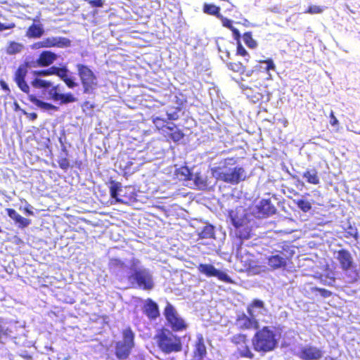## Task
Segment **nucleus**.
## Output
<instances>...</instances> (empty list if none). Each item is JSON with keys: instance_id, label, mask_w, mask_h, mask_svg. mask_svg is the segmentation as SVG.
Listing matches in <instances>:
<instances>
[{"instance_id": "obj_1", "label": "nucleus", "mask_w": 360, "mask_h": 360, "mask_svg": "<svg viewBox=\"0 0 360 360\" xmlns=\"http://www.w3.org/2000/svg\"><path fill=\"white\" fill-rule=\"evenodd\" d=\"M139 264V261L134 257L126 262L111 259L109 263L110 269L120 281H127L132 286L143 290H151L154 286L152 274Z\"/></svg>"}, {"instance_id": "obj_2", "label": "nucleus", "mask_w": 360, "mask_h": 360, "mask_svg": "<svg viewBox=\"0 0 360 360\" xmlns=\"http://www.w3.org/2000/svg\"><path fill=\"white\" fill-rule=\"evenodd\" d=\"M235 164L233 159H226L218 166L211 169L212 176L217 180L231 184H237L246 178V172L243 167L232 166Z\"/></svg>"}, {"instance_id": "obj_3", "label": "nucleus", "mask_w": 360, "mask_h": 360, "mask_svg": "<svg viewBox=\"0 0 360 360\" xmlns=\"http://www.w3.org/2000/svg\"><path fill=\"white\" fill-rule=\"evenodd\" d=\"M280 339V333L274 327L264 326L257 330L252 338V345L255 351L269 352L274 350Z\"/></svg>"}, {"instance_id": "obj_4", "label": "nucleus", "mask_w": 360, "mask_h": 360, "mask_svg": "<svg viewBox=\"0 0 360 360\" xmlns=\"http://www.w3.org/2000/svg\"><path fill=\"white\" fill-rule=\"evenodd\" d=\"M77 68L84 89V93L93 94L98 87L97 77L93 71L86 65L78 64Z\"/></svg>"}, {"instance_id": "obj_5", "label": "nucleus", "mask_w": 360, "mask_h": 360, "mask_svg": "<svg viewBox=\"0 0 360 360\" xmlns=\"http://www.w3.org/2000/svg\"><path fill=\"white\" fill-rule=\"evenodd\" d=\"M158 347L165 353L179 352L181 349L180 339L170 331H163L158 336Z\"/></svg>"}, {"instance_id": "obj_6", "label": "nucleus", "mask_w": 360, "mask_h": 360, "mask_svg": "<svg viewBox=\"0 0 360 360\" xmlns=\"http://www.w3.org/2000/svg\"><path fill=\"white\" fill-rule=\"evenodd\" d=\"M122 337L123 340L117 342L115 347V354L119 359H127L134 345V334L130 328L123 330Z\"/></svg>"}, {"instance_id": "obj_7", "label": "nucleus", "mask_w": 360, "mask_h": 360, "mask_svg": "<svg viewBox=\"0 0 360 360\" xmlns=\"http://www.w3.org/2000/svg\"><path fill=\"white\" fill-rule=\"evenodd\" d=\"M165 315L171 328L176 331H179L186 328L184 320L178 314L175 309L170 304H167L165 309Z\"/></svg>"}, {"instance_id": "obj_8", "label": "nucleus", "mask_w": 360, "mask_h": 360, "mask_svg": "<svg viewBox=\"0 0 360 360\" xmlns=\"http://www.w3.org/2000/svg\"><path fill=\"white\" fill-rule=\"evenodd\" d=\"M198 271L206 277H216L219 281L231 283V278L223 271L216 269L211 264H200L197 267Z\"/></svg>"}, {"instance_id": "obj_9", "label": "nucleus", "mask_w": 360, "mask_h": 360, "mask_svg": "<svg viewBox=\"0 0 360 360\" xmlns=\"http://www.w3.org/2000/svg\"><path fill=\"white\" fill-rule=\"evenodd\" d=\"M248 315L252 319L259 321L266 322L265 317L268 314V310L264 307V304L259 300H254L247 308Z\"/></svg>"}, {"instance_id": "obj_10", "label": "nucleus", "mask_w": 360, "mask_h": 360, "mask_svg": "<svg viewBox=\"0 0 360 360\" xmlns=\"http://www.w3.org/2000/svg\"><path fill=\"white\" fill-rule=\"evenodd\" d=\"M59 86H51L47 92L46 98L55 102L60 101V105L68 104L77 101L76 97L71 93L61 94L59 91Z\"/></svg>"}, {"instance_id": "obj_11", "label": "nucleus", "mask_w": 360, "mask_h": 360, "mask_svg": "<svg viewBox=\"0 0 360 360\" xmlns=\"http://www.w3.org/2000/svg\"><path fill=\"white\" fill-rule=\"evenodd\" d=\"M178 114L176 112L169 113L167 112L165 116H156L153 117V122L155 127L159 130H162V133L165 134L169 131H171L174 129V124L169 123V120H175L178 118Z\"/></svg>"}, {"instance_id": "obj_12", "label": "nucleus", "mask_w": 360, "mask_h": 360, "mask_svg": "<svg viewBox=\"0 0 360 360\" xmlns=\"http://www.w3.org/2000/svg\"><path fill=\"white\" fill-rule=\"evenodd\" d=\"M296 355L302 360H317L322 357L323 351L316 347L307 345L300 347Z\"/></svg>"}, {"instance_id": "obj_13", "label": "nucleus", "mask_w": 360, "mask_h": 360, "mask_svg": "<svg viewBox=\"0 0 360 360\" xmlns=\"http://www.w3.org/2000/svg\"><path fill=\"white\" fill-rule=\"evenodd\" d=\"M266 259L269 267L274 270L285 268L287 265L288 257L283 252L275 250L266 257Z\"/></svg>"}, {"instance_id": "obj_14", "label": "nucleus", "mask_w": 360, "mask_h": 360, "mask_svg": "<svg viewBox=\"0 0 360 360\" xmlns=\"http://www.w3.org/2000/svg\"><path fill=\"white\" fill-rule=\"evenodd\" d=\"M236 326L240 329H257L259 323L250 316L240 313L237 315Z\"/></svg>"}, {"instance_id": "obj_15", "label": "nucleus", "mask_w": 360, "mask_h": 360, "mask_svg": "<svg viewBox=\"0 0 360 360\" xmlns=\"http://www.w3.org/2000/svg\"><path fill=\"white\" fill-rule=\"evenodd\" d=\"M27 73V66L24 65H20L15 73L14 79L20 89L28 94L30 92V86L25 80Z\"/></svg>"}, {"instance_id": "obj_16", "label": "nucleus", "mask_w": 360, "mask_h": 360, "mask_svg": "<svg viewBox=\"0 0 360 360\" xmlns=\"http://www.w3.org/2000/svg\"><path fill=\"white\" fill-rule=\"evenodd\" d=\"M255 208L257 211H255V213L259 218L272 214L276 211V209L271 204V200L265 199L262 200Z\"/></svg>"}, {"instance_id": "obj_17", "label": "nucleus", "mask_w": 360, "mask_h": 360, "mask_svg": "<svg viewBox=\"0 0 360 360\" xmlns=\"http://www.w3.org/2000/svg\"><path fill=\"white\" fill-rule=\"evenodd\" d=\"M337 259L339 261L343 270L349 269L353 263L351 254L345 250H341L337 252Z\"/></svg>"}, {"instance_id": "obj_18", "label": "nucleus", "mask_w": 360, "mask_h": 360, "mask_svg": "<svg viewBox=\"0 0 360 360\" xmlns=\"http://www.w3.org/2000/svg\"><path fill=\"white\" fill-rule=\"evenodd\" d=\"M207 353L206 347L205 345L204 339L202 335H197V340L194 345V357L196 360H200L205 356Z\"/></svg>"}, {"instance_id": "obj_19", "label": "nucleus", "mask_w": 360, "mask_h": 360, "mask_svg": "<svg viewBox=\"0 0 360 360\" xmlns=\"http://www.w3.org/2000/svg\"><path fill=\"white\" fill-rule=\"evenodd\" d=\"M110 192L111 198L115 200V202H125L124 200L120 198L123 195V189L120 183L115 181L111 182Z\"/></svg>"}, {"instance_id": "obj_20", "label": "nucleus", "mask_w": 360, "mask_h": 360, "mask_svg": "<svg viewBox=\"0 0 360 360\" xmlns=\"http://www.w3.org/2000/svg\"><path fill=\"white\" fill-rule=\"evenodd\" d=\"M6 211L8 217L18 224L19 228H25L30 225V220L20 215L15 210L8 208Z\"/></svg>"}, {"instance_id": "obj_21", "label": "nucleus", "mask_w": 360, "mask_h": 360, "mask_svg": "<svg viewBox=\"0 0 360 360\" xmlns=\"http://www.w3.org/2000/svg\"><path fill=\"white\" fill-rule=\"evenodd\" d=\"M56 59V55L51 51H43L37 60L39 66H49Z\"/></svg>"}, {"instance_id": "obj_22", "label": "nucleus", "mask_w": 360, "mask_h": 360, "mask_svg": "<svg viewBox=\"0 0 360 360\" xmlns=\"http://www.w3.org/2000/svg\"><path fill=\"white\" fill-rule=\"evenodd\" d=\"M29 100L35 105L37 108H40L44 111H49V110H58V107L53 105L51 103H46L37 98L34 95L28 94Z\"/></svg>"}, {"instance_id": "obj_23", "label": "nucleus", "mask_w": 360, "mask_h": 360, "mask_svg": "<svg viewBox=\"0 0 360 360\" xmlns=\"http://www.w3.org/2000/svg\"><path fill=\"white\" fill-rule=\"evenodd\" d=\"M247 269L250 274L257 275L265 272L267 267L259 261H250L247 265Z\"/></svg>"}, {"instance_id": "obj_24", "label": "nucleus", "mask_w": 360, "mask_h": 360, "mask_svg": "<svg viewBox=\"0 0 360 360\" xmlns=\"http://www.w3.org/2000/svg\"><path fill=\"white\" fill-rule=\"evenodd\" d=\"M70 41L65 38L51 37L48 38L42 42V45L46 47L58 46L63 47L69 44Z\"/></svg>"}, {"instance_id": "obj_25", "label": "nucleus", "mask_w": 360, "mask_h": 360, "mask_svg": "<svg viewBox=\"0 0 360 360\" xmlns=\"http://www.w3.org/2000/svg\"><path fill=\"white\" fill-rule=\"evenodd\" d=\"M145 312L149 318L155 319L159 315L158 307L156 303L148 300L144 306Z\"/></svg>"}, {"instance_id": "obj_26", "label": "nucleus", "mask_w": 360, "mask_h": 360, "mask_svg": "<svg viewBox=\"0 0 360 360\" xmlns=\"http://www.w3.org/2000/svg\"><path fill=\"white\" fill-rule=\"evenodd\" d=\"M303 177L305 178L308 183L312 184H319V177L317 172L315 169H308L303 174Z\"/></svg>"}, {"instance_id": "obj_27", "label": "nucleus", "mask_w": 360, "mask_h": 360, "mask_svg": "<svg viewBox=\"0 0 360 360\" xmlns=\"http://www.w3.org/2000/svg\"><path fill=\"white\" fill-rule=\"evenodd\" d=\"M214 234V227L210 224H206L198 230V236L200 238H212Z\"/></svg>"}, {"instance_id": "obj_28", "label": "nucleus", "mask_w": 360, "mask_h": 360, "mask_svg": "<svg viewBox=\"0 0 360 360\" xmlns=\"http://www.w3.org/2000/svg\"><path fill=\"white\" fill-rule=\"evenodd\" d=\"M41 24H32L27 30L29 37H39L44 32Z\"/></svg>"}, {"instance_id": "obj_29", "label": "nucleus", "mask_w": 360, "mask_h": 360, "mask_svg": "<svg viewBox=\"0 0 360 360\" xmlns=\"http://www.w3.org/2000/svg\"><path fill=\"white\" fill-rule=\"evenodd\" d=\"M176 175L181 181L190 180L192 173L187 167H181L176 170Z\"/></svg>"}, {"instance_id": "obj_30", "label": "nucleus", "mask_w": 360, "mask_h": 360, "mask_svg": "<svg viewBox=\"0 0 360 360\" xmlns=\"http://www.w3.org/2000/svg\"><path fill=\"white\" fill-rule=\"evenodd\" d=\"M32 85L34 88L40 89V88H44L48 89L50 88L52 86V83L49 81L42 79L38 77H36L35 79H33L32 82Z\"/></svg>"}, {"instance_id": "obj_31", "label": "nucleus", "mask_w": 360, "mask_h": 360, "mask_svg": "<svg viewBox=\"0 0 360 360\" xmlns=\"http://www.w3.org/2000/svg\"><path fill=\"white\" fill-rule=\"evenodd\" d=\"M165 136L166 137H169L171 139H172L174 142H177L180 141L183 137L184 134L183 133L176 128L175 124H174V129L171 131H167Z\"/></svg>"}, {"instance_id": "obj_32", "label": "nucleus", "mask_w": 360, "mask_h": 360, "mask_svg": "<svg viewBox=\"0 0 360 360\" xmlns=\"http://www.w3.org/2000/svg\"><path fill=\"white\" fill-rule=\"evenodd\" d=\"M238 351L241 356L250 359H252L254 356L253 353L250 351L248 345L247 341H245V343L238 346Z\"/></svg>"}, {"instance_id": "obj_33", "label": "nucleus", "mask_w": 360, "mask_h": 360, "mask_svg": "<svg viewBox=\"0 0 360 360\" xmlns=\"http://www.w3.org/2000/svg\"><path fill=\"white\" fill-rule=\"evenodd\" d=\"M190 180H193L194 184L200 189H203L207 186L205 179L199 174H192Z\"/></svg>"}, {"instance_id": "obj_34", "label": "nucleus", "mask_w": 360, "mask_h": 360, "mask_svg": "<svg viewBox=\"0 0 360 360\" xmlns=\"http://www.w3.org/2000/svg\"><path fill=\"white\" fill-rule=\"evenodd\" d=\"M53 75L58 76L63 81H64L69 76V71L66 68H57L52 67Z\"/></svg>"}, {"instance_id": "obj_35", "label": "nucleus", "mask_w": 360, "mask_h": 360, "mask_svg": "<svg viewBox=\"0 0 360 360\" xmlns=\"http://www.w3.org/2000/svg\"><path fill=\"white\" fill-rule=\"evenodd\" d=\"M260 63H261L260 68L268 72L269 77H271V75L269 74V71L275 70V69H276V66L274 63V61L271 59H267L266 60L261 61Z\"/></svg>"}, {"instance_id": "obj_36", "label": "nucleus", "mask_w": 360, "mask_h": 360, "mask_svg": "<svg viewBox=\"0 0 360 360\" xmlns=\"http://www.w3.org/2000/svg\"><path fill=\"white\" fill-rule=\"evenodd\" d=\"M219 7L214 4H205L203 7V11L210 15H219Z\"/></svg>"}, {"instance_id": "obj_37", "label": "nucleus", "mask_w": 360, "mask_h": 360, "mask_svg": "<svg viewBox=\"0 0 360 360\" xmlns=\"http://www.w3.org/2000/svg\"><path fill=\"white\" fill-rule=\"evenodd\" d=\"M23 46L21 44L16 42H11L7 47V53L8 54H15L22 51Z\"/></svg>"}, {"instance_id": "obj_38", "label": "nucleus", "mask_w": 360, "mask_h": 360, "mask_svg": "<svg viewBox=\"0 0 360 360\" xmlns=\"http://www.w3.org/2000/svg\"><path fill=\"white\" fill-rule=\"evenodd\" d=\"M297 207L303 212H307L311 209V203L304 199L297 200L296 201Z\"/></svg>"}, {"instance_id": "obj_39", "label": "nucleus", "mask_w": 360, "mask_h": 360, "mask_svg": "<svg viewBox=\"0 0 360 360\" xmlns=\"http://www.w3.org/2000/svg\"><path fill=\"white\" fill-rule=\"evenodd\" d=\"M243 39L245 44L250 48L253 49L256 47L257 42L252 38L250 32H245L243 36Z\"/></svg>"}, {"instance_id": "obj_40", "label": "nucleus", "mask_w": 360, "mask_h": 360, "mask_svg": "<svg viewBox=\"0 0 360 360\" xmlns=\"http://www.w3.org/2000/svg\"><path fill=\"white\" fill-rule=\"evenodd\" d=\"M11 331L0 325V342L3 343L4 340L10 336Z\"/></svg>"}, {"instance_id": "obj_41", "label": "nucleus", "mask_w": 360, "mask_h": 360, "mask_svg": "<svg viewBox=\"0 0 360 360\" xmlns=\"http://www.w3.org/2000/svg\"><path fill=\"white\" fill-rule=\"evenodd\" d=\"M232 341L233 343H235L237 347L240 345L241 344L245 343V341H247L246 336L245 335H236L233 337Z\"/></svg>"}, {"instance_id": "obj_42", "label": "nucleus", "mask_w": 360, "mask_h": 360, "mask_svg": "<svg viewBox=\"0 0 360 360\" xmlns=\"http://www.w3.org/2000/svg\"><path fill=\"white\" fill-rule=\"evenodd\" d=\"M230 217H231V221H232V223L233 224V226L236 228H239L240 226H243V224H244V219H238L235 217L234 215V212H231L230 213Z\"/></svg>"}, {"instance_id": "obj_43", "label": "nucleus", "mask_w": 360, "mask_h": 360, "mask_svg": "<svg viewBox=\"0 0 360 360\" xmlns=\"http://www.w3.org/2000/svg\"><path fill=\"white\" fill-rule=\"evenodd\" d=\"M33 75L36 77H41V76H47L53 75V70H52V67L48 70H40V71H34Z\"/></svg>"}, {"instance_id": "obj_44", "label": "nucleus", "mask_w": 360, "mask_h": 360, "mask_svg": "<svg viewBox=\"0 0 360 360\" xmlns=\"http://www.w3.org/2000/svg\"><path fill=\"white\" fill-rule=\"evenodd\" d=\"M91 7L101 8L104 5L103 0H85Z\"/></svg>"}, {"instance_id": "obj_45", "label": "nucleus", "mask_w": 360, "mask_h": 360, "mask_svg": "<svg viewBox=\"0 0 360 360\" xmlns=\"http://www.w3.org/2000/svg\"><path fill=\"white\" fill-rule=\"evenodd\" d=\"M322 8L319 6H310L308 7L307 10V13H311V14H317L322 12Z\"/></svg>"}, {"instance_id": "obj_46", "label": "nucleus", "mask_w": 360, "mask_h": 360, "mask_svg": "<svg viewBox=\"0 0 360 360\" xmlns=\"http://www.w3.org/2000/svg\"><path fill=\"white\" fill-rule=\"evenodd\" d=\"M224 25L227 26L232 31L234 39L238 41L240 37V34L238 30L234 28L232 24H224Z\"/></svg>"}, {"instance_id": "obj_47", "label": "nucleus", "mask_w": 360, "mask_h": 360, "mask_svg": "<svg viewBox=\"0 0 360 360\" xmlns=\"http://www.w3.org/2000/svg\"><path fill=\"white\" fill-rule=\"evenodd\" d=\"M63 82L70 89H73L74 87L77 86V83H76L74 81V79L70 75Z\"/></svg>"}, {"instance_id": "obj_48", "label": "nucleus", "mask_w": 360, "mask_h": 360, "mask_svg": "<svg viewBox=\"0 0 360 360\" xmlns=\"http://www.w3.org/2000/svg\"><path fill=\"white\" fill-rule=\"evenodd\" d=\"M330 124L333 127H338V126H339V121L335 116L333 111H331L330 113Z\"/></svg>"}, {"instance_id": "obj_49", "label": "nucleus", "mask_w": 360, "mask_h": 360, "mask_svg": "<svg viewBox=\"0 0 360 360\" xmlns=\"http://www.w3.org/2000/svg\"><path fill=\"white\" fill-rule=\"evenodd\" d=\"M314 290L319 292L321 295L323 297H328L331 295V292L326 289L316 288Z\"/></svg>"}, {"instance_id": "obj_50", "label": "nucleus", "mask_w": 360, "mask_h": 360, "mask_svg": "<svg viewBox=\"0 0 360 360\" xmlns=\"http://www.w3.org/2000/svg\"><path fill=\"white\" fill-rule=\"evenodd\" d=\"M59 165L60 168L66 169L69 167L70 163L66 158H63L59 161Z\"/></svg>"}, {"instance_id": "obj_51", "label": "nucleus", "mask_w": 360, "mask_h": 360, "mask_svg": "<svg viewBox=\"0 0 360 360\" xmlns=\"http://www.w3.org/2000/svg\"><path fill=\"white\" fill-rule=\"evenodd\" d=\"M237 53L238 55H240V56H248V52L246 51V50L245 49L244 47H243L240 44H239L238 46V48H237Z\"/></svg>"}, {"instance_id": "obj_52", "label": "nucleus", "mask_w": 360, "mask_h": 360, "mask_svg": "<svg viewBox=\"0 0 360 360\" xmlns=\"http://www.w3.org/2000/svg\"><path fill=\"white\" fill-rule=\"evenodd\" d=\"M0 85L1 86V88L5 90L6 91H8L9 92L10 91V89L8 88V84L4 82V81H1L0 82Z\"/></svg>"}, {"instance_id": "obj_53", "label": "nucleus", "mask_w": 360, "mask_h": 360, "mask_svg": "<svg viewBox=\"0 0 360 360\" xmlns=\"http://www.w3.org/2000/svg\"><path fill=\"white\" fill-rule=\"evenodd\" d=\"M14 27V24H8V25L4 26V24L0 23V31L4 29H11Z\"/></svg>"}, {"instance_id": "obj_54", "label": "nucleus", "mask_w": 360, "mask_h": 360, "mask_svg": "<svg viewBox=\"0 0 360 360\" xmlns=\"http://www.w3.org/2000/svg\"><path fill=\"white\" fill-rule=\"evenodd\" d=\"M29 117L32 120H34L37 119V115L35 113V112H32V113H30L29 115Z\"/></svg>"}, {"instance_id": "obj_55", "label": "nucleus", "mask_w": 360, "mask_h": 360, "mask_svg": "<svg viewBox=\"0 0 360 360\" xmlns=\"http://www.w3.org/2000/svg\"><path fill=\"white\" fill-rule=\"evenodd\" d=\"M25 211L26 212V213H27V214H30V215H32V214H33V212H32V211H31V210L29 209V207H28L25 208Z\"/></svg>"}, {"instance_id": "obj_56", "label": "nucleus", "mask_w": 360, "mask_h": 360, "mask_svg": "<svg viewBox=\"0 0 360 360\" xmlns=\"http://www.w3.org/2000/svg\"><path fill=\"white\" fill-rule=\"evenodd\" d=\"M351 235H352L354 238H356L357 237V232L355 231L354 233H351Z\"/></svg>"}, {"instance_id": "obj_57", "label": "nucleus", "mask_w": 360, "mask_h": 360, "mask_svg": "<svg viewBox=\"0 0 360 360\" xmlns=\"http://www.w3.org/2000/svg\"><path fill=\"white\" fill-rule=\"evenodd\" d=\"M224 22L229 23V22H231V20H226V21H224Z\"/></svg>"}]
</instances>
